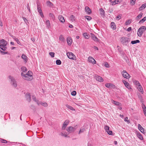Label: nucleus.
Returning a JSON list of instances; mask_svg holds the SVG:
<instances>
[{
    "mask_svg": "<svg viewBox=\"0 0 146 146\" xmlns=\"http://www.w3.org/2000/svg\"><path fill=\"white\" fill-rule=\"evenodd\" d=\"M146 7V3L143 4L141 6L139 7V10L141 11L144 9Z\"/></svg>",
    "mask_w": 146,
    "mask_h": 146,
    "instance_id": "nucleus-24",
    "label": "nucleus"
},
{
    "mask_svg": "<svg viewBox=\"0 0 146 146\" xmlns=\"http://www.w3.org/2000/svg\"><path fill=\"white\" fill-rule=\"evenodd\" d=\"M49 55L52 57H54V53L53 52H50L49 53Z\"/></svg>",
    "mask_w": 146,
    "mask_h": 146,
    "instance_id": "nucleus-51",
    "label": "nucleus"
},
{
    "mask_svg": "<svg viewBox=\"0 0 146 146\" xmlns=\"http://www.w3.org/2000/svg\"><path fill=\"white\" fill-rule=\"evenodd\" d=\"M85 130V128H84L82 127L81 128L80 131L78 132V134H80L84 132Z\"/></svg>",
    "mask_w": 146,
    "mask_h": 146,
    "instance_id": "nucleus-27",
    "label": "nucleus"
},
{
    "mask_svg": "<svg viewBox=\"0 0 146 146\" xmlns=\"http://www.w3.org/2000/svg\"><path fill=\"white\" fill-rule=\"evenodd\" d=\"M0 52L2 55L7 54H8V53L7 52L3 51L1 50H0Z\"/></svg>",
    "mask_w": 146,
    "mask_h": 146,
    "instance_id": "nucleus-44",
    "label": "nucleus"
},
{
    "mask_svg": "<svg viewBox=\"0 0 146 146\" xmlns=\"http://www.w3.org/2000/svg\"><path fill=\"white\" fill-rule=\"evenodd\" d=\"M100 10L101 16L102 17H104L105 14V12L104 10L102 8L100 9Z\"/></svg>",
    "mask_w": 146,
    "mask_h": 146,
    "instance_id": "nucleus-22",
    "label": "nucleus"
},
{
    "mask_svg": "<svg viewBox=\"0 0 146 146\" xmlns=\"http://www.w3.org/2000/svg\"><path fill=\"white\" fill-rule=\"evenodd\" d=\"M104 129L106 130V131H107L109 129V126L106 125L105 126Z\"/></svg>",
    "mask_w": 146,
    "mask_h": 146,
    "instance_id": "nucleus-54",
    "label": "nucleus"
},
{
    "mask_svg": "<svg viewBox=\"0 0 146 146\" xmlns=\"http://www.w3.org/2000/svg\"><path fill=\"white\" fill-rule=\"evenodd\" d=\"M116 18L117 19H119L121 18V16H120L119 15L117 16V17H116Z\"/></svg>",
    "mask_w": 146,
    "mask_h": 146,
    "instance_id": "nucleus-58",
    "label": "nucleus"
},
{
    "mask_svg": "<svg viewBox=\"0 0 146 146\" xmlns=\"http://www.w3.org/2000/svg\"><path fill=\"white\" fill-rule=\"evenodd\" d=\"M137 88L138 90V91L141 92V93L143 94V91L142 88V87L140 85L138 86H137Z\"/></svg>",
    "mask_w": 146,
    "mask_h": 146,
    "instance_id": "nucleus-21",
    "label": "nucleus"
},
{
    "mask_svg": "<svg viewBox=\"0 0 146 146\" xmlns=\"http://www.w3.org/2000/svg\"><path fill=\"white\" fill-rule=\"evenodd\" d=\"M128 118L127 117H126L124 119V120L125 121H128Z\"/></svg>",
    "mask_w": 146,
    "mask_h": 146,
    "instance_id": "nucleus-60",
    "label": "nucleus"
},
{
    "mask_svg": "<svg viewBox=\"0 0 146 146\" xmlns=\"http://www.w3.org/2000/svg\"><path fill=\"white\" fill-rule=\"evenodd\" d=\"M123 83H124L125 86L129 90L131 89V88L130 87L129 84L126 81L124 80L122 81Z\"/></svg>",
    "mask_w": 146,
    "mask_h": 146,
    "instance_id": "nucleus-13",
    "label": "nucleus"
},
{
    "mask_svg": "<svg viewBox=\"0 0 146 146\" xmlns=\"http://www.w3.org/2000/svg\"><path fill=\"white\" fill-rule=\"evenodd\" d=\"M119 2V0H115L111 2L112 3V5H114Z\"/></svg>",
    "mask_w": 146,
    "mask_h": 146,
    "instance_id": "nucleus-38",
    "label": "nucleus"
},
{
    "mask_svg": "<svg viewBox=\"0 0 146 146\" xmlns=\"http://www.w3.org/2000/svg\"><path fill=\"white\" fill-rule=\"evenodd\" d=\"M25 97L27 99V100L29 102H30L31 101V95L30 93H27L25 95Z\"/></svg>",
    "mask_w": 146,
    "mask_h": 146,
    "instance_id": "nucleus-12",
    "label": "nucleus"
},
{
    "mask_svg": "<svg viewBox=\"0 0 146 146\" xmlns=\"http://www.w3.org/2000/svg\"><path fill=\"white\" fill-rule=\"evenodd\" d=\"M134 84L137 86H138L141 85L139 82L137 80H135L134 82Z\"/></svg>",
    "mask_w": 146,
    "mask_h": 146,
    "instance_id": "nucleus-42",
    "label": "nucleus"
},
{
    "mask_svg": "<svg viewBox=\"0 0 146 146\" xmlns=\"http://www.w3.org/2000/svg\"><path fill=\"white\" fill-rule=\"evenodd\" d=\"M113 85L111 83H106L105 84L106 86L108 88H110L111 87H112Z\"/></svg>",
    "mask_w": 146,
    "mask_h": 146,
    "instance_id": "nucleus-29",
    "label": "nucleus"
},
{
    "mask_svg": "<svg viewBox=\"0 0 146 146\" xmlns=\"http://www.w3.org/2000/svg\"><path fill=\"white\" fill-rule=\"evenodd\" d=\"M85 17L86 19L88 21L92 19V18L91 17L88 16H85Z\"/></svg>",
    "mask_w": 146,
    "mask_h": 146,
    "instance_id": "nucleus-50",
    "label": "nucleus"
},
{
    "mask_svg": "<svg viewBox=\"0 0 146 146\" xmlns=\"http://www.w3.org/2000/svg\"><path fill=\"white\" fill-rule=\"evenodd\" d=\"M67 41L68 45H70L72 44V40L70 37H68L67 39Z\"/></svg>",
    "mask_w": 146,
    "mask_h": 146,
    "instance_id": "nucleus-16",
    "label": "nucleus"
},
{
    "mask_svg": "<svg viewBox=\"0 0 146 146\" xmlns=\"http://www.w3.org/2000/svg\"><path fill=\"white\" fill-rule=\"evenodd\" d=\"M121 74L123 76L124 78L127 79L129 78L130 77V76L125 70H123Z\"/></svg>",
    "mask_w": 146,
    "mask_h": 146,
    "instance_id": "nucleus-8",
    "label": "nucleus"
},
{
    "mask_svg": "<svg viewBox=\"0 0 146 146\" xmlns=\"http://www.w3.org/2000/svg\"><path fill=\"white\" fill-rule=\"evenodd\" d=\"M47 5L49 7H52L53 6V4L50 1H47L46 2Z\"/></svg>",
    "mask_w": 146,
    "mask_h": 146,
    "instance_id": "nucleus-36",
    "label": "nucleus"
},
{
    "mask_svg": "<svg viewBox=\"0 0 146 146\" xmlns=\"http://www.w3.org/2000/svg\"><path fill=\"white\" fill-rule=\"evenodd\" d=\"M136 0H131L130 3L132 4V5H134L135 3Z\"/></svg>",
    "mask_w": 146,
    "mask_h": 146,
    "instance_id": "nucleus-49",
    "label": "nucleus"
},
{
    "mask_svg": "<svg viewBox=\"0 0 146 146\" xmlns=\"http://www.w3.org/2000/svg\"><path fill=\"white\" fill-rule=\"evenodd\" d=\"M83 35L86 38L88 39L89 38V35L87 33H84L83 34Z\"/></svg>",
    "mask_w": 146,
    "mask_h": 146,
    "instance_id": "nucleus-28",
    "label": "nucleus"
},
{
    "mask_svg": "<svg viewBox=\"0 0 146 146\" xmlns=\"http://www.w3.org/2000/svg\"><path fill=\"white\" fill-rule=\"evenodd\" d=\"M85 10L86 12L88 14H90L91 13V11L88 7L87 6L85 7Z\"/></svg>",
    "mask_w": 146,
    "mask_h": 146,
    "instance_id": "nucleus-17",
    "label": "nucleus"
},
{
    "mask_svg": "<svg viewBox=\"0 0 146 146\" xmlns=\"http://www.w3.org/2000/svg\"><path fill=\"white\" fill-rule=\"evenodd\" d=\"M111 27H116L115 23L113 22H112L111 23Z\"/></svg>",
    "mask_w": 146,
    "mask_h": 146,
    "instance_id": "nucleus-46",
    "label": "nucleus"
},
{
    "mask_svg": "<svg viewBox=\"0 0 146 146\" xmlns=\"http://www.w3.org/2000/svg\"><path fill=\"white\" fill-rule=\"evenodd\" d=\"M68 57L70 59L74 60H76V57L74 54L72 52H68L66 54Z\"/></svg>",
    "mask_w": 146,
    "mask_h": 146,
    "instance_id": "nucleus-5",
    "label": "nucleus"
},
{
    "mask_svg": "<svg viewBox=\"0 0 146 146\" xmlns=\"http://www.w3.org/2000/svg\"><path fill=\"white\" fill-rule=\"evenodd\" d=\"M65 106L67 108L71 110H75V109L71 106H70L67 104H66L65 105Z\"/></svg>",
    "mask_w": 146,
    "mask_h": 146,
    "instance_id": "nucleus-26",
    "label": "nucleus"
},
{
    "mask_svg": "<svg viewBox=\"0 0 146 146\" xmlns=\"http://www.w3.org/2000/svg\"><path fill=\"white\" fill-rule=\"evenodd\" d=\"M2 142L3 143H7V141L6 140H2Z\"/></svg>",
    "mask_w": 146,
    "mask_h": 146,
    "instance_id": "nucleus-57",
    "label": "nucleus"
},
{
    "mask_svg": "<svg viewBox=\"0 0 146 146\" xmlns=\"http://www.w3.org/2000/svg\"><path fill=\"white\" fill-rule=\"evenodd\" d=\"M142 107L143 111H146V107L144 104H142Z\"/></svg>",
    "mask_w": 146,
    "mask_h": 146,
    "instance_id": "nucleus-52",
    "label": "nucleus"
},
{
    "mask_svg": "<svg viewBox=\"0 0 146 146\" xmlns=\"http://www.w3.org/2000/svg\"><path fill=\"white\" fill-rule=\"evenodd\" d=\"M21 70L23 72H26L27 71L26 68L25 67L23 66L21 68Z\"/></svg>",
    "mask_w": 146,
    "mask_h": 146,
    "instance_id": "nucleus-31",
    "label": "nucleus"
},
{
    "mask_svg": "<svg viewBox=\"0 0 146 146\" xmlns=\"http://www.w3.org/2000/svg\"><path fill=\"white\" fill-rule=\"evenodd\" d=\"M40 104L44 106V107H46L48 106L46 102H40Z\"/></svg>",
    "mask_w": 146,
    "mask_h": 146,
    "instance_id": "nucleus-37",
    "label": "nucleus"
},
{
    "mask_svg": "<svg viewBox=\"0 0 146 146\" xmlns=\"http://www.w3.org/2000/svg\"><path fill=\"white\" fill-rule=\"evenodd\" d=\"M69 134H67L66 132L63 131H62L61 133V135L64 136L65 137H69V136H68V135Z\"/></svg>",
    "mask_w": 146,
    "mask_h": 146,
    "instance_id": "nucleus-18",
    "label": "nucleus"
},
{
    "mask_svg": "<svg viewBox=\"0 0 146 146\" xmlns=\"http://www.w3.org/2000/svg\"><path fill=\"white\" fill-rule=\"evenodd\" d=\"M56 63L57 65H60L61 64V62L60 60H57L56 61Z\"/></svg>",
    "mask_w": 146,
    "mask_h": 146,
    "instance_id": "nucleus-45",
    "label": "nucleus"
},
{
    "mask_svg": "<svg viewBox=\"0 0 146 146\" xmlns=\"http://www.w3.org/2000/svg\"><path fill=\"white\" fill-rule=\"evenodd\" d=\"M88 146H92L90 143H88Z\"/></svg>",
    "mask_w": 146,
    "mask_h": 146,
    "instance_id": "nucleus-64",
    "label": "nucleus"
},
{
    "mask_svg": "<svg viewBox=\"0 0 146 146\" xmlns=\"http://www.w3.org/2000/svg\"><path fill=\"white\" fill-rule=\"evenodd\" d=\"M95 79L98 81L100 82H103L104 80L100 76L96 75L95 76Z\"/></svg>",
    "mask_w": 146,
    "mask_h": 146,
    "instance_id": "nucleus-11",
    "label": "nucleus"
},
{
    "mask_svg": "<svg viewBox=\"0 0 146 146\" xmlns=\"http://www.w3.org/2000/svg\"><path fill=\"white\" fill-rule=\"evenodd\" d=\"M112 102L116 106H120L121 105V104L119 102L113 100H112Z\"/></svg>",
    "mask_w": 146,
    "mask_h": 146,
    "instance_id": "nucleus-25",
    "label": "nucleus"
},
{
    "mask_svg": "<svg viewBox=\"0 0 146 146\" xmlns=\"http://www.w3.org/2000/svg\"><path fill=\"white\" fill-rule=\"evenodd\" d=\"M58 19L62 23H64L65 20L63 17L62 15H59L58 17Z\"/></svg>",
    "mask_w": 146,
    "mask_h": 146,
    "instance_id": "nucleus-15",
    "label": "nucleus"
},
{
    "mask_svg": "<svg viewBox=\"0 0 146 146\" xmlns=\"http://www.w3.org/2000/svg\"><path fill=\"white\" fill-rule=\"evenodd\" d=\"M11 36L12 37V38L17 42L18 44L20 45H21V44L20 41L15 36H13L11 35Z\"/></svg>",
    "mask_w": 146,
    "mask_h": 146,
    "instance_id": "nucleus-19",
    "label": "nucleus"
},
{
    "mask_svg": "<svg viewBox=\"0 0 146 146\" xmlns=\"http://www.w3.org/2000/svg\"><path fill=\"white\" fill-rule=\"evenodd\" d=\"M76 128L75 127H73L72 126H70L67 127L66 129V130L68 131L69 133H72L76 129Z\"/></svg>",
    "mask_w": 146,
    "mask_h": 146,
    "instance_id": "nucleus-6",
    "label": "nucleus"
},
{
    "mask_svg": "<svg viewBox=\"0 0 146 146\" xmlns=\"http://www.w3.org/2000/svg\"><path fill=\"white\" fill-rule=\"evenodd\" d=\"M37 9H38V10L41 9L40 7H39L38 5L37 4Z\"/></svg>",
    "mask_w": 146,
    "mask_h": 146,
    "instance_id": "nucleus-61",
    "label": "nucleus"
},
{
    "mask_svg": "<svg viewBox=\"0 0 146 146\" xmlns=\"http://www.w3.org/2000/svg\"><path fill=\"white\" fill-rule=\"evenodd\" d=\"M76 94V91H72V92L71 95L72 96H74Z\"/></svg>",
    "mask_w": 146,
    "mask_h": 146,
    "instance_id": "nucleus-53",
    "label": "nucleus"
},
{
    "mask_svg": "<svg viewBox=\"0 0 146 146\" xmlns=\"http://www.w3.org/2000/svg\"><path fill=\"white\" fill-rule=\"evenodd\" d=\"M92 39L94 40L95 41L98 42V38L96 36L94 35H93L92 36Z\"/></svg>",
    "mask_w": 146,
    "mask_h": 146,
    "instance_id": "nucleus-30",
    "label": "nucleus"
},
{
    "mask_svg": "<svg viewBox=\"0 0 146 146\" xmlns=\"http://www.w3.org/2000/svg\"><path fill=\"white\" fill-rule=\"evenodd\" d=\"M69 121L68 120H66L64 121L62 128V130H65V128L69 123Z\"/></svg>",
    "mask_w": 146,
    "mask_h": 146,
    "instance_id": "nucleus-9",
    "label": "nucleus"
},
{
    "mask_svg": "<svg viewBox=\"0 0 146 146\" xmlns=\"http://www.w3.org/2000/svg\"><path fill=\"white\" fill-rule=\"evenodd\" d=\"M94 49L97 50H98V48L97 46H94Z\"/></svg>",
    "mask_w": 146,
    "mask_h": 146,
    "instance_id": "nucleus-62",
    "label": "nucleus"
},
{
    "mask_svg": "<svg viewBox=\"0 0 146 146\" xmlns=\"http://www.w3.org/2000/svg\"><path fill=\"white\" fill-rule=\"evenodd\" d=\"M120 41L123 45L127 46L130 40L127 37L123 36L120 38Z\"/></svg>",
    "mask_w": 146,
    "mask_h": 146,
    "instance_id": "nucleus-2",
    "label": "nucleus"
},
{
    "mask_svg": "<svg viewBox=\"0 0 146 146\" xmlns=\"http://www.w3.org/2000/svg\"><path fill=\"white\" fill-rule=\"evenodd\" d=\"M146 20V17H144L142 19L140 20L139 22V23H143Z\"/></svg>",
    "mask_w": 146,
    "mask_h": 146,
    "instance_id": "nucleus-43",
    "label": "nucleus"
},
{
    "mask_svg": "<svg viewBox=\"0 0 146 146\" xmlns=\"http://www.w3.org/2000/svg\"><path fill=\"white\" fill-rule=\"evenodd\" d=\"M146 28H139L137 31V35L139 36H141L145 30Z\"/></svg>",
    "mask_w": 146,
    "mask_h": 146,
    "instance_id": "nucleus-7",
    "label": "nucleus"
},
{
    "mask_svg": "<svg viewBox=\"0 0 146 146\" xmlns=\"http://www.w3.org/2000/svg\"><path fill=\"white\" fill-rule=\"evenodd\" d=\"M127 30L128 31H130L131 30V28H128Z\"/></svg>",
    "mask_w": 146,
    "mask_h": 146,
    "instance_id": "nucleus-63",
    "label": "nucleus"
},
{
    "mask_svg": "<svg viewBox=\"0 0 146 146\" xmlns=\"http://www.w3.org/2000/svg\"><path fill=\"white\" fill-rule=\"evenodd\" d=\"M131 21L132 20L131 19H130L127 20L125 23V25H127L130 24L131 23Z\"/></svg>",
    "mask_w": 146,
    "mask_h": 146,
    "instance_id": "nucleus-41",
    "label": "nucleus"
},
{
    "mask_svg": "<svg viewBox=\"0 0 146 146\" xmlns=\"http://www.w3.org/2000/svg\"><path fill=\"white\" fill-rule=\"evenodd\" d=\"M32 99H33V100L34 101H35V102H36L37 104L38 105H40V102H39L38 100H36V98L35 97V96H32Z\"/></svg>",
    "mask_w": 146,
    "mask_h": 146,
    "instance_id": "nucleus-23",
    "label": "nucleus"
},
{
    "mask_svg": "<svg viewBox=\"0 0 146 146\" xmlns=\"http://www.w3.org/2000/svg\"><path fill=\"white\" fill-rule=\"evenodd\" d=\"M143 13H140L136 17V19L137 20H138L140 19L142 17L143 15Z\"/></svg>",
    "mask_w": 146,
    "mask_h": 146,
    "instance_id": "nucleus-35",
    "label": "nucleus"
},
{
    "mask_svg": "<svg viewBox=\"0 0 146 146\" xmlns=\"http://www.w3.org/2000/svg\"><path fill=\"white\" fill-rule=\"evenodd\" d=\"M22 58L24 60V61L26 62L28 60V58L27 56L24 54H23L21 56Z\"/></svg>",
    "mask_w": 146,
    "mask_h": 146,
    "instance_id": "nucleus-20",
    "label": "nucleus"
},
{
    "mask_svg": "<svg viewBox=\"0 0 146 146\" xmlns=\"http://www.w3.org/2000/svg\"><path fill=\"white\" fill-rule=\"evenodd\" d=\"M33 74L32 72L30 71H29L26 74H24L23 72L21 74L23 78L27 80H31L33 79Z\"/></svg>",
    "mask_w": 146,
    "mask_h": 146,
    "instance_id": "nucleus-1",
    "label": "nucleus"
},
{
    "mask_svg": "<svg viewBox=\"0 0 146 146\" xmlns=\"http://www.w3.org/2000/svg\"><path fill=\"white\" fill-rule=\"evenodd\" d=\"M88 61L89 62L92 63L93 64L96 63V61L91 56H90L88 58Z\"/></svg>",
    "mask_w": 146,
    "mask_h": 146,
    "instance_id": "nucleus-10",
    "label": "nucleus"
},
{
    "mask_svg": "<svg viewBox=\"0 0 146 146\" xmlns=\"http://www.w3.org/2000/svg\"><path fill=\"white\" fill-rule=\"evenodd\" d=\"M8 77L11 81L10 83L11 85L15 88H16L17 86V84L15 78L11 76H9Z\"/></svg>",
    "mask_w": 146,
    "mask_h": 146,
    "instance_id": "nucleus-4",
    "label": "nucleus"
},
{
    "mask_svg": "<svg viewBox=\"0 0 146 146\" xmlns=\"http://www.w3.org/2000/svg\"><path fill=\"white\" fill-rule=\"evenodd\" d=\"M49 16L50 17H51L53 18V15L52 13H50L49 14Z\"/></svg>",
    "mask_w": 146,
    "mask_h": 146,
    "instance_id": "nucleus-59",
    "label": "nucleus"
},
{
    "mask_svg": "<svg viewBox=\"0 0 146 146\" xmlns=\"http://www.w3.org/2000/svg\"><path fill=\"white\" fill-rule=\"evenodd\" d=\"M137 135L138 138L141 140L143 139V138L142 135L139 133H137Z\"/></svg>",
    "mask_w": 146,
    "mask_h": 146,
    "instance_id": "nucleus-32",
    "label": "nucleus"
},
{
    "mask_svg": "<svg viewBox=\"0 0 146 146\" xmlns=\"http://www.w3.org/2000/svg\"><path fill=\"white\" fill-rule=\"evenodd\" d=\"M46 24L47 25V27H48L50 25V22L49 20H47L46 21Z\"/></svg>",
    "mask_w": 146,
    "mask_h": 146,
    "instance_id": "nucleus-47",
    "label": "nucleus"
},
{
    "mask_svg": "<svg viewBox=\"0 0 146 146\" xmlns=\"http://www.w3.org/2000/svg\"><path fill=\"white\" fill-rule=\"evenodd\" d=\"M38 12L40 14V16L42 17H44V15L43 13L42 12V11L41 10V9H40L38 10Z\"/></svg>",
    "mask_w": 146,
    "mask_h": 146,
    "instance_id": "nucleus-33",
    "label": "nucleus"
},
{
    "mask_svg": "<svg viewBox=\"0 0 146 146\" xmlns=\"http://www.w3.org/2000/svg\"><path fill=\"white\" fill-rule=\"evenodd\" d=\"M107 133L110 135H111L112 134V132L111 131H110L109 129L107 131H106Z\"/></svg>",
    "mask_w": 146,
    "mask_h": 146,
    "instance_id": "nucleus-48",
    "label": "nucleus"
},
{
    "mask_svg": "<svg viewBox=\"0 0 146 146\" xmlns=\"http://www.w3.org/2000/svg\"><path fill=\"white\" fill-rule=\"evenodd\" d=\"M75 17L73 15H72L71 16L70 18V20L72 22L75 20Z\"/></svg>",
    "mask_w": 146,
    "mask_h": 146,
    "instance_id": "nucleus-39",
    "label": "nucleus"
},
{
    "mask_svg": "<svg viewBox=\"0 0 146 146\" xmlns=\"http://www.w3.org/2000/svg\"><path fill=\"white\" fill-rule=\"evenodd\" d=\"M27 9H28V10H29V12L30 13L31 12V11L30 9V6H29V4H28L27 5Z\"/></svg>",
    "mask_w": 146,
    "mask_h": 146,
    "instance_id": "nucleus-56",
    "label": "nucleus"
},
{
    "mask_svg": "<svg viewBox=\"0 0 146 146\" xmlns=\"http://www.w3.org/2000/svg\"><path fill=\"white\" fill-rule=\"evenodd\" d=\"M138 127L139 129L143 133H144L145 131L143 128L141 126V125L138 124Z\"/></svg>",
    "mask_w": 146,
    "mask_h": 146,
    "instance_id": "nucleus-14",
    "label": "nucleus"
},
{
    "mask_svg": "<svg viewBox=\"0 0 146 146\" xmlns=\"http://www.w3.org/2000/svg\"><path fill=\"white\" fill-rule=\"evenodd\" d=\"M59 39L62 42H63L64 40V37L62 35H61L60 36Z\"/></svg>",
    "mask_w": 146,
    "mask_h": 146,
    "instance_id": "nucleus-40",
    "label": "nucleus"
},
{
    "mask_svg": "<svg viewBox=\"0 0 146 146\" xmlns=\"http://www.w3.org/2000/svg\"><path fill=\"white\" fill-rule=\"evenodd\" d=\"M104 66L106 68H109V65L107 62H105Z\"/></svg>",
    "mask_w": 146,
    "mask_h": 146,
    "instance_id": "nucleus-55",
    "label": "nucleus"
},
{
    "mask_svg": "<svg viewBox=\"0 0 146 146\" xmlns=\"http://www.w3.org/2000/svg\"><path fill=\"white\" fill-rule=\"evenodd\" d=\"M140 41L138 40H133L131 42V43L132 44H136L137 43H139Z\"/></svg>",
    "mask_w": 146,
    "mask_h": 146,
    "instance_id": "nucleus-34",
    "label": "nucleus"
},
{
    "mask_svg": "<svg viewBox=\"0 0 146 146\" xmlns=\"http://www.w3.org/2000/svg\"><path fill=\"white\" fill-rule=\"evenodd\" d=\"M0 48L3 51H5L7 49L6 46L7 44V41L4 39L0 40Z\"/></svg>",
    "mask_w": 146,
    "mask_h": 146,
    "instance_id": "nucleus-3",
    "label": "nucleus"
}]
</instances>
